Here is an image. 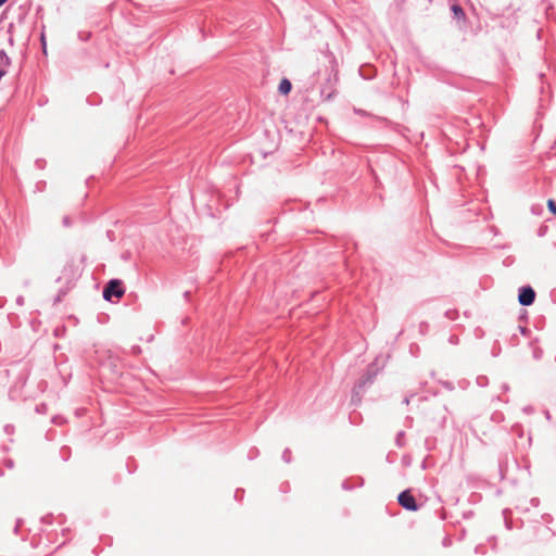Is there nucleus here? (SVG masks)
<instances>
[{"label":"nucleus","mask_w":556,"mask_h":556,"mask_svg":"<svg viewBox=\"0 0 556 556\" xmlns=\"http://www.w3.org/2000/svg\"><path fill=\"white\" fill-rule=\"evenodd\" d=\"M125 293L124 283L119 279H111L103 288V299L113 302L114 299H121Z\"/></svg>","instance_id":"nucleus-1"},{"label":"nucleus","mask_w":556,"mask_h":556,"mask_svg":"<svg viewBox=\"0 0 556 556\" xmlns=\"http://www.w3.org/2000/svg\"><path fill=\"white\" fill-rule=\"evenodd\" d=\"M535 291L531 286H522L518 290V302L522 306H530L535 301Z\"/></svg>","instance_id":"nucleus-2"},{"label":"nucleus","mask_w":556,"mask_h":556,"mask_svg":"<svg viewBox=\"0 0 556 556\" xmlns=\"http://www.w3.org/2000/svg\"><path fill=\"white\" fill-rule=\"evenodd\" d=\"M397 502L406 510L416 511L418 509L417 502L409 490L402 491L397 496Z\"/></svg>","instance_id":"nucleus-3"},{"label":"nucleus","mask_w":556,"mask_h":556,"mask_svg":"<svg viewBox=\"0 0 556 556\" xmlns=\"http://www.w3.org/2000/svg\"><path fill=\"white\" fill-rule=\"evenodd\" d=\"M376 374L371 372L369 369L358 379L353 388L354 395H359L366 388V386L371 384L374 382Z\"/></svg>","instance_id":"nucleus-4"},{"label":"nucleus","mask_w":556,"mask_h":556,"mask_svg":"<svg viewBox=\"0 0 556 556\" xmlns=\"http://www.w3.org/2000/svg\"><path fill=\"white\" fill-rule=\"evenodd\" d=\"M20 367V365H15L13 366L12 368L8 369L7 372L8 375H11L12 371H16V369ZM17 375H18V382L21 386H24L26 380H27V377H28V369L25 365H22L20 370H17Z\"/></svg>","instance_id":"nucleus-5"},{"label":"nucleus","mask_w":556,"mask_h":556,"mask_svg":"<svg viewBox=\"0 0 556 556\" xmlns=\"http://www.w3.org/2000/svg\"><path fill=\"white\" fill-rule=\"evenodd\" d=\"M11 66V59L7 54V52L1 49L0 50V71L4 72V75L8 73V68Z\"/></svg>","instance_id":"nucleus-6"},{"label":"nucleus","mask_w":556,"mask_h":556,"mask_svg":"<svg viewBox=\"0 0 556 556\" xmlns=\"http://www.w3.org/2000/svg\"><path fill=\"white\" fill-rule=\"evenodd\" d=\"M451 11L453 14V18H455L457 21L465 20V17H466L465 11L459 4H457V3L452 4Z\"/></svg>","instance_id":"nucleus-7"},{"label":"nucleus","mask_w":556,"mask_h":556,"mask_svg":"<svg viewBox=\"0 0 556 556\" xmlns=\"http://www.w3.org/2000/svg\"><path fill=\"white\" fill-rule=\"evenodd\" d=\"M291 89H292L291 81L288 78H282L279 84V87H278L279 92L283 96H287L290 93Z\"/></svg>","instance_id":"nucleus-8"},{"label":"nucleus","mask_w":556,"mask_h":556,"mask_svg":"<svg viewBox=\"0 0 556 556\" xmlns=\"http://www.w3.org/2000/svg\"><path fill=\"white\" fill-rule=\"evenodd\" d=\"M458 316V312L456 309H448L445 312V317L451 319V320H455Z\"/></svg>","instance_id":"nucleus-9"},{"label":"nucleus","mask_w":556,"mask_h":556,"mask_svg":"<svg viewBox=\"0 0 556 556\" xmlns=\"http://www.w3.org/2000/svg\"><path fill=\"white\" fill-rule=\"evenodd\" d=\"M403 438H404V431H400V432L396 434V438H395V444H396L399 447H402V446L404 445Z\"/></svg>","instance_id":"nucleus-10"},{"label":"nucleus","mask_w":556,"mask_h":556,"mask_svg":"<svg viewBox=\"0 0 556 556\" xmlns=\"http://www.w3.org/2000/svg\"><path fill=\"white\" fill-rule=\"evenodd\" d=\"M488 383H489V379H488V377H486V376H479V377L477 378V384H478V386H480V387H485V386H488Z\"/></svg>","instance_id":"nucleus-11"},{"label":"nucleus","mask_w":556,"mask_h":556,"mask_svg":"<svg viewBox=\"0 0 556 556\" xmlns=\"http://www.w3.org/2000/svg\"><path fill=\"white\" fill-rule=\"evenodd\" d=\"M282 459L289 464L291 462V451L289 448H286L282 453Z\"/></svg>","instance_id":"nucleus-12"},{"label":"nucleus","mask_w":556,"mask_h":556,"mask_svg":"<svg viewBox=\"0 0 556 556\" xmlns=\"http://www.w3.org/2000/svg\"><path fill=\"white\" fill-rule=\"evenodd\" d=\"M66 294V291L60 290L59 294L54 299V303H60L63 300V296Z\"/></svg>","instance_id":"nucleus-13"},{"label":"nucleus","mask_w":556,"mask_h":556,"mask_svg":"<svg viewBox=\"0 0 556 556\" xmlns=\"http://www.w3.org/2000/svg\"><path fill=\"white\" fill-rule=\"evenodd\" d=\"M52 518H53L52 515H46L41 518V521L50 525L52 522Z\"/></svg>","instance_id":"nucleus-14"},{"label":"nucleus","mask_w":556,"mask_h":556,"mask_svg":"<svg viewBox=\"0 0 556 556\" xmlns=\"http://www.w3.org/2000/svg\"><path fill=\"white\" fill-rule=\"evenodd\" d=\"M546 230H547V227L546 226H541L538 230V236L539 237H543L545 233H546Z\"/></svg>","instance_id":"nucleus-15"},{"label":"nucleus","mask_w":556,"mask_h":556,"mask_svg":"<svg viewBox=\"0 0 556 556\" xmlns=\"http://www.w3.org/2000/svg\"><path fill=\"white\" fill-rule=\"evenodd\" d=\"M428 327H429V325H428V323H426V321H422V323H420V325H419V328H420V331H421V332L426 331V330L428 329Z\"/></svg>","instance_id":"nucleus-16"},{"label":"nucleus","mask_w":556,"mask_h":556,"mask_svg":"<svg viewBox=\"0 0 556 556\" xmlns=\"http://www.w3.org/2000/svg\"><path fill=\"white\" fill-rule=\"evenodd\" d=\"M243 492H244L243 490L238 489L235 493V498L241 500Z\"/></svg>","instance_id":"nucleus-17"},{"label":"nucleus","mask_w":556,"mask_h":556,"mask_svg":"<svg viewBox=\"0 0 556 556\" xmlns=\"http://www.w3.org/2000/svg\"><path fill=\"white\" fill-rule=\"evenodd\" d=\"M45 409H46V405L45 404H40V405L36 406V412L37 413H42Z\"/></svg>","instance_id":"nucleus-18"},{"label":"nucleus","mask_w":556,"mask_h":556,"mask_svg":"<svg viewBox=\"0 0 556 556\" xmlns=\"http://www.w3.org/2000/svg\"><path fill=\"white\" fill-rule=\"evenodd\" d=\"M21 525H22V520H20V519H18V520L16 521L15 527H14V533H15V534H17V533H18V529H20Z\"/></svg>","instance_id":"nucleus-19"},{"label":"nucleus","mask_w":556,"mask_h":556,"mask_svg":"<svg viewBox=\"0 0 556 556\" xmlns=\"http://www.w3.org/2000/svg\"><path fill=\"white\" fill-rule=\"evenodd\" d=\"M45 163H46V162H45L43 160H37V161H36V165H37V167H38V168H43Z\"/></svg>","instance_id":"nucleus-20"},{"label":"nucleus","mask_w":556,"mask_h":556,"mask_svg":"<svg viewBox=\"0 0 556 556\" xmlns=\"http://www.w3.org/2000/svg\"><path fill=\"white\" fill-rule=\"evenodd\" d=\"M63 225L66 227H68L71 225V218L68 216H65L63 218Z\"/></svg>","instance_id":"nucleus-21"},{"label":"nucleus","mask_w":556,"mask_h":556,"mask_svg":"<svg viewBox=\"0 0 556 556\" xmlns=\"http://www.w3.org/2000/svg\"><path fill=\"white\" fill-rule=\"evenodd\" d=\"M16 303H17L18 305H23V304H24V296H23V295H18V296L16 298Z\"/></svg>","instance_id":"nucleus-22"},{"label":"nucleus","mask_w":556,"mask_h":556,"mask_svg":"<svg viewBox=\"0 0 556 556\" xmlns=\"http://www.w3.org/2000/svg\"><path fill=\"white\" fill-rule=\"evenodd\" d=\"M450 342L453 344L457 343L458 342L457 337H455V336L450 337Z\"/></svg>","instance_id":"nucleus-23"},{"label":"nucleus","mask_w":556,"mask_h":556,"mask_svg":"<svg viewBox=\"0 0 556 556\" xmlns=\"http://www.w3.org/2000/svg\"><path fill=\"white\" fill-rule=\"evenodd\" d=\"M502 390H503L504 392H507V391L509 390L508 384H507V383H503V384H502Z\"/></svg>","instance_id":"nucleus-24"},{"label":"nucleus","mask_w":556,"mask_h":556,"mask_svg":"<svg viewBox=\"0 0 556 556\" xmlns=\"http://www.w3.org/2000/svg\"><path fill=\"white\" fill-rule=\"evenodd\" d=\"M544 415H545V418H546L547 420H551V419H552L551 414H549V412H548V410H545V412H544Z\"/></svg>","instance_id":"nucleus-25"},{"label":"nucleus","mask_w":556,"mask_h":556,"mask_svg":"<svg viewBox=\"0 0 556 556\" xmlns=\"http://www.w3.org/2000/svg\"><path fill=\"white\" fill-rule=\"evenodd\" d=\"M342 488H343V489H345V490H350V489H351V486L348 484V482H346V481H344V482L342 483Z\"/></svg>","instance_id":"nucleus-26"},{"label":"nucleus","mask_w":556,"mask_h":556,"mask_svg":"<svg viewBox=\"0 0 556 556\" xmlns=\"http://www.w3.org/2000/svg\"><path fill=\"white\" fill-rule=\"evenodd\" d=\"M41 42H42L43 51L46 52V41H45V36L43 35L41 36Z\"/></svg>","instance_id":"nucleus-27"},{"label":"nucleus","mask_w":556,"mask_h":556,"mask_svg":"<svg viewBox=\"0 0 556 556\" xmlns=\"http://www.w3.org/2000/svg\"><path fill=\"white\" fill-rule=\"evenodd\" d=\"M190 294H191V293H190V291H186V292L184 293L185 299H186V300H189Z\"/></svg>","instance_id":"nucleus-28"},{"label":"nucleus","mask_w":556,"mask_h":556,"mask_svg":"<svg viewBox=\"0 0 556 556\" xmlns=\"http://www.w3.org/2000/svg\"><path fill=\"white\" fill-rule=\"evenodd\" d=\"M403 463H404L405 465H409V459H408V457L404 456V457H403Z\"/></svg>","instance_id":"nucleus-29"},{"label":"nucleus","mask_w":556,"mask_h":556,"mask_svg":"<svg viewBox=\"0 0 556 556\" xmlns=\"http://www.w3.org/2000/svg\"><path fill=\"white\" fill-rule=\"evenodd\" d=\"M523 410H525L526 413H531V412H532V407H531V406H529V407H525V409H523Z\"/></svg>","instance_id":"nucleus-30"},{"label":"nucleus","mask_w":556,"mask_h":556,"mask_svg":"<svg viewBox=\"0 0 556 556\" xmlns=\"http://www.w3.org/2000/svg\"><path fill=\"white\" fill-rule=\"evenodd\" d=\"M7 465H8L10 468H12V467H13V462L10 459V460H8Z\"/></svg>","instance_id":"nucleus-31"},{"label":"nucleus","mask_w":556,"mask_h":556,"mask_svg":"<svg viewBox=\"0 0 556 556\" xmlns=\"http://www.w3.org/2000/svg\"><path fill=\"white\" fill-rule=\"evenodd\" d=\"M403 403L407 405V404L409 403V399L406 396V397L403 400Z\"/></svg>","instance_id":"nucleus-32"},{"label":"nucleus","mask_w":556,"mask_h":556,"mask_svg":"<svg viewBox=\"0 0 556 556\" xmlns=\"http://www.w3.org/2000/svg\"><path fill=\"white\" fill-rule=\"evenodd\" d=\"M8 0H0V7H2Z\"/></svg>","instance_id":"nucleus-33"},{"label":"nucleus","mask_w":556,"mask_h":556,"mask_svg":"<svg viewBox=\"0 0 556 556\" xmlns=\"http://www.w3.org/2000/svg\"><path fill=\"white\" fill-rule=\"evenodd\" d=\"M534 357H536V358H539V357H540V355H539V353H538V352H534Z\"/></svg>","instance_id":"nucleus-34"}]
</instances>
